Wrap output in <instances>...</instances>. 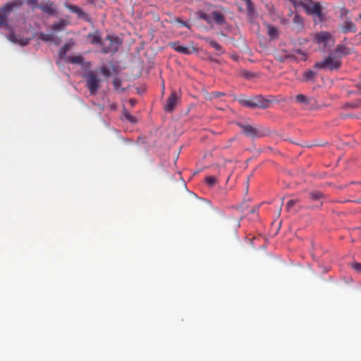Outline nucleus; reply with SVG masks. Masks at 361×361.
<instances>
[{
  "mask_svg": "<svg viewBox=\"0 0 361 361\" xmlns=\"http://www.w3.org/2000/svg\"><path fill=\"white\" fill-rule=\"evenodd\" d=\"M298 6L302 7L307 14L312 16L315 22H322L324 18L323 8L319 2L312 0H302L298 2Z\"/></svg>",
  "mask_w": 361,
  "mask_h": 361,
  "instance_id": "1",
  "label": "nucleus"
},
{
  "mask_svg": "<svg viewBox=\"0 0 361 361\" xmlns=\"http://www.w3.org/2000/svg\"><path fill=\"white\" fill-rule=\"evenodd\" d=\"M123 40L115 35H107L101 44L102 53L114 54L118 51Z\"/></svg>",
  "mask_w": 361,
  "mask_h": 361,
  "instance_id": "2",
  "label": "nucleus"
},
{
  "mask_svg": "<svg viewBox=\"0 0 361 361\" xmlns=\"http://www.w3.org/2000/svg\"><path fill=\"white\" fill-rule=\"evenodd\" d=\"M342 61L341 59H339V56H334L332 53H331L322 61L316 62L314 65V68L317 69H324L332 71L340 69Z\"/></svg>",
  "mask_w": 361,
  "mask_h": 361,
  "instance_id": "3",
  "label": "nucleus"
},
{
  "mask_svg": "<svg viewBox=\"0 0 361 361\" xmlns=\"http://www.w3.org/2000/svg\"><path fill=\"white\" fill-rule=\"evenodd\" d=\"M237 126L241 128L242 133L252 139L262 137L269 133L268 130L262 128L261 126H252L243 123H237Z\"/></svg>",
  "mask_w": 361,
  "mask_h": 361,
  "instance_id": "4",
  "label": "nucleus"
},
{
  "mask_svg": "<svg viewBox=\"0 0 361 361\" xmlns=\"http://www.w3.org/2000/svg\"><path fill=\"white\" fill-rule=\"evenodd\" d=\"M24 4V0H13L6 4L0 8V27H9L8 18L14 8L20 7Z\"/></svg>",
  "mask_w": 361,
  "mask_h": 361,
  "instance_id": "5",
  "label": "nucleus"
},
{
  "mask_svg": "<svg viewBox=\"0 0 361 361\" xmlns=\"http://www.w3.org/2000/svg\"><path fill=\"white\" fill-rule=\"evenodd\" d=\"M85 78H86V87L90 90V94L92 95L95 94L100 87V78L92 71L87 73Z\"/></svg>",
  "mask_w": 361,
  "mask_h": 361,
  "instance_id": "6",
  "label": "nucleus"
},
{
  "mask_svg": "<svg viewBox=\"0 0 361 361\" xmlns=\"http://www.w3.org/2000/svg\"><path fill=\"white\" fill-rule=\"evenodd\" d=\"M179 100L180 98L177 93L175 91L172 92L169 97L167 99L166 104L164 106L165 111L166 112H172L176 108Z\"/></svg>",
  "mask_w": 361,
  "mask_h": 361,
  "instance_id": "7",
  "label": "nucleus"
},
{
  "mask_svg": "<svg viewBox=\"0 0 361 361\" xmlns=\"http://www.w3.org/2000/svg\"><path fill=\"white\" fill-rule=\"evenodd\" d=\"M37 8H39L43 13L49 16H56L57 13L55 4L50 1L46 2L44 4L38 5Z\"/></svg>",
  "mask_w": 361,
  "mask_h": 361,
  "instance_id": "8",
  "label": "nucleus"
},
{
  "mask_svg": "<svg viewBox=\"0 0 361 361\" xmlns=\"http://www.w3.org/2000/svg\"><path fill=\"white\" fill-rule=\"evenodd\" d=\"M353 49L350 47H348L344 44H338L336 47L335 48L334 51L332 52V54L334 56H338L339 59L341 60V57L343 56H347L353 53Z\"/></svg>",
  "mask_w": 361,
  "mask_h": 361,
  "instance_id": "9",
  "label": "nucleus"
},
{
  "mask_svg": "<svg viewBox=\"0 0 361 361\" xmlns=\"http://www.w3.org/2000/svg\"><path fill=\"white\" fill-rule=\"evenodd\" d=\"M331 37V35L330 32L326 31H322L320 32H317L314 35V40L318 44H323L324 46H326V42L330 39Z\"/></svg>",
  "mask_w": 361,
  "mask_h": 361,
  "instance_id": "10",
  "label": "nucleus"
},
{
  "mask_svg": "<svg viewBox=\"0 0 361 361\" xmlns=\"http://www.w3.org/2000/svg\"><path fill=\"white\" fill-rule=\"evenodd\" d=\"M87 39L89 42L92 44H99L101 45L102 42V39L100 35L99 31L96 30L93 32H90L87 35Z\"/></svg>",
  "mask_w": 361,
  "mask_h": 361,
  "instance_id": "11",
  "label": "nucleus"
},
{
  "mask_svg": "<svg viewBox=\"0 0 361 361\" xmlns=\"http://www.w3.org/2000/svg\"><path fill=\"white\" fill-rule=\"evenodd\" d=\"M212 16L213 22L217 25H222L226 23V18L220 11H213L212 12Z\"/></svg>",
  "mask_w": 361,
  "mask_h": 361,
  "instance_id": "12",
  "label": "nucleus"
},
{
  "mask_svg": "<svg viewBox=\"0 0 361 361\" xmlns=\"http://www.w3.org/2000/svg\"><path fill=\"white\" fill-rule=\"evenodd\" d=\"M341 30L344 33L355 32L357 31L355 25L351 20H345L341 25Z\"/></svg>",
  "mask_w": 361,
  "mask_h": 361,
  "instance_id": "13",
  "label": "nucleus"
},
{
  "mask_svg": "<svg viewBox=\"0 0 361 361\" xmlns=\"http://www.w3.org/2000/svg\"><path fill=\"white\" fill-rule=\"evenodd\" d=\"M171 46L177 52L184 54H190L192 53V50L190 48L180 45L178 42L171 43Z\"/></svg>",
  "mask_w": 361,
  "mask_h": 361,
  "instance_id": "14",
  "label": "nucleus"
},
{
  "mask_svg": "<svg viewBox=\"0 0 361 361\" xmlns=\"http://www.w3.org/2000/svg\"><path fill=\"white\" fill-rule=\"evenodd\" d=\"M67 25L68 23L66 20L61 19L59 21L54 23L51 25V29L54 32H60L63 30Z\"/></svg>",
  "mask_w": 361,
  "mask_h": 361,
  "instance_id": "15",
  "label": "nucleus"
},
{
  "mask_svg": "<svg viewBox=\"0 0 361 361\" xmlns=\"http://www.w3.org/2000/svg\"><path fill=\"white\" fill-rule=\"evenodd\" d=\"M66 7L71 12L76 13L79 17H83L86 13L79 6L71 4H66Z\"/></svg>",
  "mask_w": 361,
  "mask_h": 361,
  "instance_id": "16",
  "label": "nucleus"
},
{
  "mask_svg": "<svg viewBox=\"0 0 361 361\" xmlns=\"http://www.w3.org/2000/svg\"><path fill=\"white\" fill-rule=\"evenodd\" d=\"M252 102L254 104H256L255 105V107H259L262 109H265L268 106V102L266 101L261 96H257L255 97L252 98Z\"/></svg>",
  "mask_w": 361,
  "mask_h": 361,
  "instance_id": "17",
  "label": "nucleus"
},
{
  "mask_svg": "<svg viewBox=\"0 0 361 361\" xmlns=\"http://www.w3.org/2000/svg\"><path fill=\"white\" fill-rule=\"evenodd\" d=\"M39 38L44 42H54L55 44H59V39L58 41H56V37L54 34H46L41 32L39 35Z\"/></svg>",
  "mask_w": 361,
  "mask_h": 361,
  "instance_id": "18",
  "label": "nucleus"
},
{
  "mask_svg": "<svg viewBox=\"0 0 361 361\" xmlns=\"http://www.w3.org/2000/svg\"><path fill=\"white\" fill-rule=\"evenodd\" d=\"M198 18L204 20L209 25H211L213 22L212 13L208 14L202 10H200L197 12Z\"/></svg>",
  "mask_w": 361,
  "mask_h": 361,
  "instance_id": "19",
  "label": "nucleus"
},
{
  "mask_svg": "<svg viewBox=\"0 0 361 361\" xmlns=\"http://www.w3.org/2000/svg\"><path fill=\"white\" fill-rule=\"evenodd\" d=\"M207 42L209 44L210 47L215 49L219 54H222L225 53V49L223 48V47L219 44L216 40L211 39H207Z\"/></svg>",
  "mask_w": 361,
  "mask_h": 361,
  "instance_id": "20",
  "label": "nucleus"
},
{
  "mask_svg": "<svg viewBox=\"0 0 361 361\" xmlns=\"http://www.w3.org/2000/svg\"><path fill=\"white\" fill-rule=\"evenodd\" d=\"M295 99L298 103L305 104L306 105L312 104V101H314L313 98H308L307 96L302 94H298Z\"/></svg>",
  "mask_w": 361,
  "mask_h": 361,
  "instance_id": "21",
  "label": "nucleus"
},
{
  "mask_svg": "<svg viewBox=\"0 0 361 361\" xmlns=\"http://www.w3.org/2000/svg\"><path fill=\"white\" fill-rule=\"evenodd\" d=\"M73 44H74V42H73L66 43L65 44H63L59 50L60 56H65Z\"/></svg>",
  "mask_w": 361,
  "mask_h": 361,
  "instance_id": "22",
  "label": "nucleus"
},
{
  "mask_svg": "<svg viewBox=\"0 0 361 361\" xmlns=\"http://www.w3.org/2000/svg\"><path fill=\"white\" fill-rule=\"evenodd\" d=\"M324 197V194L319 191H312L310 192V198L312 201L321 200Z\"/></svg>",
  "mask_w": 361,
  "mask_h": 361,
  "instance_id": "23",
  "label": "nucleus"
},
{
  "mask_svg": "<svg viewBox=\"0 0 361 361\" xmlns=\"http://www.w3.org/2000/svg\"><path fill=\"white\" fill-rule=\"evenodd\" d=\"M317 73L311 70H307L303 73V78L306 81L314 80Z\"/></svg>",
  "mask_w": 361,
  "mask_h": 361,
  "instance_id": "24",
  "label": "nucleus"
},
{
  "mask_svg": "<svg viewBox=\"0 0 361 361\" xmlns=\"http://www.w3.org/2000/svg\"><path fill=\"white\" fill-rule=\"evenodd\" d=\"M268 34L271 39H275L278 37V30L276 27L268 25Z\"/></svg>",
  "mask_w": 361,
  "mask_h": 361,
  "instance_id": "25",
  "label": "nucleus"
},
{
  "mask_svg": "<svg viewBox=\"0 0 361 361\" xmlns=\"http://www.w3.org/2000/svg\"><path fill=\"white\" fill-rule=\"evenodd\" d=\"M239 103L243 106L250 108H255V105H256V104L253 103L252 98L250 99H241L239 100Z\"/></svg>",
  "mask_w": 361,
  "mask_h": 361,
  "instance_id": "26",
  "label": "nucleus"
},
{
  "mask_svg": "<svg viewBox=\"0 0 361 361\" xmlns=\"http://www.w3.org/2000/svg\"><path fill=\"white\" fill-rule=\"evenodd\" d=\"M293 23L297 25L299 28H302L303 25V18L298 13H295L293 19Z\"/></svg>",
  "mask_w": 361,
  "mask_h": 361,
  "instance_id": "27",
  "label": "nucleus"
},
{
  "mask_svg": "<svg viewBox=\"0 0 361 361\" xmlns=\"http://www.w3.org/2000/svg\"><path fill=\"white\" fill-rule=\"evenodd\" d=\"M205 182L209 187H213L217 183L218 180L217 178L215 176H207L205 178Z\"/></svg>",
  "mask_w": 361,
  "mask_h": 361,
  "instance_id": "28",
  "label": "nucleus"
},
{
  "mask_svg": "<svg viewBox=\"0 0 361 361\" xmlns=\"http://www.w3.org/2000/svg\"><path fill=\"white\" fill-rule=\"evenodd\" d=\"M72 63L81 64L83 62V58L81 56H71L68 59Z\"/></svg>",
  "mask_w": 361,
  "mask_h": 361,
  "instance_id": "29",
  "label": "nucleus"
},
{
  "mask_svg": "<svg viewBox=\"0 0 361 361\" xmlns=\"http://www.w3.org/2000/svg\"><path fill=\"white\" fill-rule=\"evenodd\" d=\"M298 202V200H290L286 204L287 211L290 212Z\"/></svg>",
  "mask_w": 361,
  "mask_h": 361,
  "instance_id": "30",
  "label": "nucleus"
},
{
  "mask_svg": "<svg viewBox=\"0 0 361 361\" xmlns=\"http://www.w3.org/2000/svg\"><path fill=\"white\" fill-rule=\"evenodd\" d=\"M351 267L357 273L361 274V263L354 262L351 263Z\"/></svg>",
  "mask_w": 361,
  "mask_h": 361,
  "instance_id": "31",
  "label": "nucleus"
},
{
  "mask_svg": "<svg viewBox=\"0 0 361 361\" xmlns=\"http://www.w3.org/2000/svg\"><path fill=\"white\" fill-rule=\"evenodd\" d=\"M126 118L132 123H135L137 122L136 118L130 114H126Z\"/></svg>",
  "mask_w": 361,
  "mask_h": 361,
  "instance_id": "32",
  "label": "nucleus"
},
{
  "mask_svg": "<svg viewBox=\"0 0 361 361\" xmlns=\"http://www.w3.org/2000/svg\"><path fill=\"white\" fill-rule=\"evenodd\" d=\"M26 2L28 5H30V6H34L35 7L37 8V6L39 4H37V2H38V0H24V2Z\"/></svg>",
  "mask_w": 361,
  "mask_h": 361,
  "instance_id": "33",
  "label": "nucleus"
},
{
  "mask_svg": "<svg viewBox=\"0 0 361 361\" xmlns=\"http://www.w3.org/2000/svg\"><path fill=\"white\" fill-rule=\"evenodd\" d=\"M8 39L12 42H17V39H16V35L13 32H11L8 36Z\"/></svg>",
  "mask_w": 361,
  "mask_h": 361,
  "instance_id": "34",
  "label": "nucleus"
},
{
  "mask_svg": "<svg viewBox=\"0 0 361 361\" xmlns=\"http://www.w3.org/2000/svg\"><path fill=\"white\" fill-rule=\"evenodd\" d=\"M102 73L104 75H106V76H109V74H110V71H109V70L108 68H105V67H103V68H102Z\"/></svg>",
  "mask_w": 361,
  "mask_h": 361,
  "instance_id": "35",
  "label": "nucleus"
},
{
  "mask_svg": "<svg viewBox=\"0 0 361 361\" xmlns=\"http://www.w3.org/2000/svg\"><path fill=\"white\" fill-rule=\"evenodd\" d=\"M298 53L301 55V60L305 61L307 59L306 54L302 52V51L299 50L298 51Z\"/></svg>",
  "mask_w": 361,
  "mask_h": 361,
  "instance_id": "36",
  "label": "nucleus"
},
{
  "mask_svg": "<svg viewBox=\"0 0 361 361\" xmlns=\"http://www.w3.org/2000/svg\"><path fill=\"white\" fill-rule=\"evenodd\" d=\"M353 106L355 108H361V101L359 102L357 104H354Z\"/></svg>",
  "mask_w": 361,
  "mask_h": 361,
  "instance_id": "37",
  "label": "nucleus"
},
{
  "mask_svg": "<svg viewBox=\"0 0 361 361\" xmlns=\"http://www.w3.org/2000/svg\"><path fill=\"white\" fill-rule=\"evenodd\" d=\"M215 95L216 97H220V96L224 95V94L223 92H216Z\"/></svg>",
  "mask_w": 361,
  "mask_h": 361,
  "instance_id": "38",
  "label": "nucleus"
},
{
  "mask_svg": "<svg viewBox=\"0 0 361 361\" xmlns=\"http://www.w3.org/2000/svg\"><path fill=\"white\" fill-rule=\"evenodd\" d=\"M114 85H115V86H116V85H118L117 80H114Z\"/></svg>",
  "mask_w": 361,
  "mask_h": 361,
  "instance_id": "39",
  "label": "nucleus"
},
{
  "mask_svg": "<svg viewBox=\"0 0 361 361\" xmlns=\"http://www.w3.org/2000/svg\"><path fill=\"white\" fill-rule=\"evenodd\" d=\"M255 212V209H252L250 211V212H252V213H254Z\"/></svg>",
  "mask_w": 361,
  "mask_h": 361,
  "instance_id": "40",
  "label": "nucleus"
},
{
  "mask_svg": "<svg viewBox=\"0 0 361 361\" xmlns=\"http://www.w3.org/2000/svg\"><path fill=\"white\" fill-rule=\"evenodd\" d=\"M359 18L361 20V13L359 15Z\"/></svg>",
  "mask_w": 361,
  "mask_h": 361,
  "instance_id": "41",
  "label": "nucleus"
},
{
  "mask_svg": "<svg viewBox=\"0 0 361 361\" xmlns=\"http://www.w3.org/2000/svg\"><path fill=\"white\" fill-rule=\"evenodd\" d=\"M322 205V202H320L319 207Z\"/></svg>",
  "mask_w": 361,
  "mask_h": 361,
  "instance_id": "42",
  "label": "nucleus"
}]
</instances>
